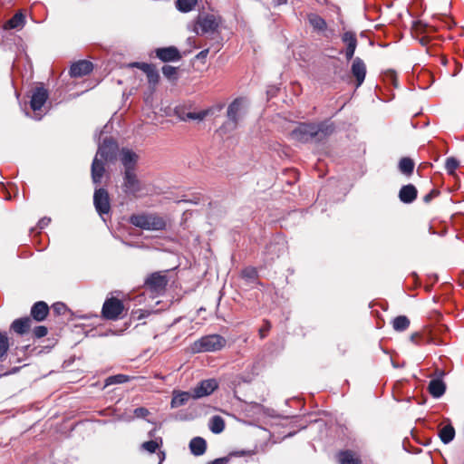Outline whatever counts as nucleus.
Instances as JSON below:
<instances>
[{
    "instance_id": "f257e3e1",
    "label": "nucleus",
    "mask_w": 464,
    "mask_h": 464,
    "mask_svg": "<svg viewBox=\"0 0 464 464\" xmlns=\"http://www.w3.org/2000/svg\"><path fill=\"white\" fill-rule=\"evenodd\" d=\"M334 130L333 123H300L291 131V138L299 142L322 141Z\"/></svg>"
},
{
    "instance_id": "f03ea898",
    "label": "nucleus",
    "mask_w": 464,
    "mask_h": 464,
    "mask_svg": "<svg viewBox=\"0 0 464 464\" xmlns=\"http://www.w3.org/2000/svg\"><path fill=\"white\" fill-rule=\"evenodd\" d=\"M130 222L139 228L152 231L163 230L167 226L166 219L156 213H140L131 215Z\"/></svg>"
},
{
    "instance_id": "7ed1b4c3",
    "label": "nucleus",
    "mask_w": 464,
    "mask_h": 464,
    "mask_svg": "<svg viewBox=\"0 0 464 464\" xmlns=\"http://www.w3.org/2000/svg\"><path fill=\"white\" fill-rule=\"evenodd\" d=\"M226 345V339L219 334H209L195 341L190 350L194 353H209L221 350Z\"/></svg>"
},
{
    "instance_id": "20e7f679",
    "label": "nucleus",
    "mask_w": 464,
    "mask_h": 464,
    "mask_svg": "<svg viewBox=\"0 0 464 464\" xmlns=\"http://www.w3.org/2000/svg\"><path fill=\"white\" fill-rule=\"evenodd\" d=\"M218 27V20L214 14L199 15L194 26L197 34H213Z\"/></svg>"
},
{
    "instance_id": "39448f33",
    "label": "nucleus",
    "mask_w": 464,
    "mask_h": 464,
    "mask_svg": "<svg viewBox=\"0 0 464 464\" xmlns=\"http://www.w3.org/2000/svg\"><path fill=\"white\" fill-rule=\"evenodd\" d=\"M122 190L125 194L139 197L140 192L142 191L143 186L138 179L136 172H123Z\"/></svg>"
},
{
    "instance_id": "423d86ee",
    "label": "nucleus",
    "mask_w": 464,
    "mask_h": 464,
    "mask_svg": "<svg viewBox=\"0 0 464 464\" xmlns=\"http://www.w3.org/2000/svg\"><path fill=\"white\" fill-rule=\"evenodd\" d=\"M124 310V305L120 299L107 298L102 305V314L105 319L117 320Z\"/></svg>"
},
{
    "instance_id": "0eeeda50",
    "label": "nucleus",
    "mask_w": 464,
    "mask_h": 464,
    "mask_svg": "<svg viewBox=\"0 0 464 464\" xmlns=\"http://www.w3.org/2000/svg\"><path fill=\"white\" fill-rule=\"evenodd\" d=\"M93 204L100 216L108 214L111 210L110 196L105 188H97L93 195Z\"/></svg>"
},
{
    "instance_id": "6e6552de",
    "label": "nucleus",
    "mask_w": 464,
    "mask_h": 464,
    "mask_svg": "<svg viewBox=\"0 0 464 464\" xmlns=\"http://www.w3.org/2000/svg\"><path fill=\"white\" fill-rule=\"evenodd\" d=\"M117 144L111 139H104L102 142L99 145L97 153L94 158H99L102 161H110L111 160L116 153Z\"/></svg>"
},
{
    "instance_id": "1a4fd4ad",
    "label": "nucleus",
    "mask_w": 464,
    "mask_h": 464,
    "mask_svg": "<svg viewBox=\"0 0 464 464\" xmlns=\"http://www.w3.org/2000/svg\"><path fill=\"white\" fill-rule=\"evenodd\" d=\"M218 387L215 379H208L200 382L192 389V398L197 400L213 393Z\"/></svg>"
},
{
    "instance_id": "9d476101",
    "label": "nucleus",
    "mask_w": 464,
    "mask_h": 464,
    "mask_svg": "<svg viewBox=\"0 0 464 464\" xmlns=\"http://www.w3.org/2000/svg\"><path fill=\"white\" fill-rule=\"evenodd\" d=\"M120 161L124 168L123 172H133L135 171L136 165L139 160V156L131 150L123 148L120 151Z\"/></svg>"
},
{
    "instance_id": "9b49d317",
    "label": "nucleus",
    "mask_w": 464,
    "mask_h": 464,
    "mask_svg": "<svg viewBox=\"0 0 464 464\" xmlns=\"http://www.w3.org/2000/svg\"><path fill=\"white\" fill-rule=\"evenodd\" d=\"M48 92L44 87H37L34 90L30 105L34 111H39L46 102Z\"/></svg>"
},
{
    "instance_id": "f8f14e48",
    "label": "nucleus",
    "mask_w": 464,
    "mask_h": 464,
    "mask_svg": "<svg viewBox=\"0 0 464 464\" xmlns=\"http://www.w3.org/2000/svg\"><path fill=\"white\" fill-rule=\"evenodd\" d=\"M157 57L162 62H176L181 59L179 51L174 46L158 48L156 50Z\"/></svg>"
},
{
    "instance_id": "ddd939ff",
    "label": "nucleus",
    "mask_w": 464,
    "mask_h": 464,
    "mask_svg": "<svg viewBox=\"0 0 464 464\" xmlns=\"http://www.w3.org/2000/svg\"><path fill=\"white\" fill-rule=\"evenodd\" d=\"M145 283L152 291L160 292L164 290L168 281L165 276L160 273H153L147 278Z\"/></svg>"
},
{
    "instance_id": "4468645a",
    "label": "nucleus",
    "mask_w": 464,
    "mask_h": 464,
    "mask_svg": "<svg viewBox=\"0 0 464 464\" xmlns=\"http://www.w3.org/2000/svg\"><path fill=\"white\" fill-rule=\"evenodd\" d=\"M351 71H352L353 75L356 79V82H357L356 86L359 87L360 85H362V83L363 82V81L365 79V75H366L365 63H363V61L361 58L356 57L353 61Z\"/></svg>"
},
{
    "instance_id": "2eb2a0df",
    "label": "nucleus",
    "mask_w": 464,
    "mask_h": 464,
    "mask_svg": "<svg viewBox=\"0 0 464 464\" xmlns=\"http://www.w3.org/2000/svg\"><path fill=\"white\" fill-rule=\"evenodd\" d=\"M92 68V63L91 62L86 60L78 61L71 66L70 74L72 77H82L91 72Z\"/></svg>"
},
{
    "instance_id": "dca6fc26",
    "label": "nucleus",
    "mask_w": 464,
    "mask_h": 464,
    "mask_svg": "<svg viewBox=\"0 0 464 464\" xmlns=\"http://www.w3.org/2000/svg\"><path fill=\"white\" fill-rule=\"evenodd\" d=\"M49 314V306L44 301L36 302L31 309L32 317L37 321H44Z\"/></svg>"
},
{
    "instance_id": "f3484780",
    "label": "nucleus",
    "mask_w": 464,
    "mask_h": 464,
    "mask_svg": "<svg viewBox=\"0 0 464 464\" xmlns=\"http://www.w3.org/2000/svg\"><path fill=\"white\" fill-rule=\"evenodd\" d=\"M104 162L99 158H94L92 164V179L94 184H99L102 181L105 172Z\"/></svg>"
},
{
    "instance_id": "a211bd4d",
    "label": "nucleus",
    "mask_w": 464,
    "mask_h": 464,
    "mask_svg": "<svg viewBox=\"0 0 464 464\" xmlns=\"http://www.w3.org/2000/svg\"><path fill=\"white\" fill-rule=\"evenodd\" d=\"M417 197V189L411 185L403 186L399 192L400 200L403 203L409 204L415 200Z\"/></svg>"
},
{
    "instance_id": "6ab92c4d",
    "label": "nucleus",
    "mask_w": 464,
    "mask_h": 464,
    "mask_svg": "<svg viewBox=\"0 0 464 464\" xmlns=\"http://www.w3.org/2000/svg\"><path fill=\"white\" fill-rule=\"evenodd\" d=\"M428 390L433 398H440L445 393L446 385L440 378H436L430 382Z\"/></svg>"
},
{
    "instance_id": "aec40b11",
    "label": "nucleus",
    "mask_w": 464,
    "mask_h": 464,
    "mask_svg": "<svg viewBox=\"0 0 464 464\" xmlns=\"http://www.w3.org/2000/svg\"><path fill=\"white\" fill-rule=\"evenodd\" d=\"M31 324L32 319L26 316L14 320L11 324V328L16 334H24L31 328Z\"/></svg>"
},
{
    "instance_id": "412c9836",
    "label": "nucleus",
    "mask_w": 464,
    "mask_h": 464,
    "mask_svg": "<svg viewBox=\"0 0 464 464\" xmlns=\"http://www.w3.org/2000/svg\"><path fill=\"white\" fill-rule=\"evenodd\" d=\"M192 398L191 392H173V397L170 402L171 408H179L185 405Z\"/></svg>"
},
{
    "instance_id": "4be33fe9",
    "label": "nucleus",
    "mask_w": 464,
    "mask_h": 464,
    "mask_svg": "<svg viewBox=\"0 0 464 464\" xmlns=\"http://www.w3.org/2000/svg\"><path fill=\"white\" fill-rule=\"evenodd\" d=\"M240 107V102L237 100H236L227 108V118L229 121L227 124H231V128L237 127Z\"/></svg>"
},
{
    "instance_id": "5701e85b",
    "label": "nucleus",
    "mask_w": 464,
    "mask_h": 464,
    "mask_svg": "<svg viewBox=\"0 0 464 464\" xmlns=\"http://www.w3.org/2000/svg\"><path fill=\"white\" fill-rule=\"evenodd\" d=\"M341 464H362L360 457L352 450H343L338 454Z\"/></svg>"
},
{
    "instance_id": "b1692460",
    "label": "nucleus",
    "mask_w": 464,
    "mask_h": 464,
    "mask_svg": "<svg viewBox=\"0 0 464 464\" xmlns=\"http://www.w3.org/2000/svg\"><path fill=\"white\" fill-rule=\"evenodd\" d=\"M189 449L195 456H200L206 451V440L203 438L195 437L189 442Z\"/></svg>"
},
{
    "instance_id": "393cba45",
    "label": "nucleus",
    "mask_w": 464,
    "mask_h": 464,
    "mask_svg": "<svg viewBox=\"0 0 464 464\" xmlns=\"http://www.w3.org/2000/svg\"><path fill=\"white\" fill-rule=\"evenodd\" d=\"M307 19L310 25L316 31L323 32L327 27L325 20L317 14H309Z\"/></svg>"
},
{
    "instance_id": "a878e982",
    "label": "nucleus",
    "mask_w": 464,
    "mask_h": 464,
    "mask_svg": "<svg viewBox=\"0 0 464 464\" xmlns=\"http://www.w3.org/2000/svg\"><path fill=\"white\" fill-rule=\"evenodd\" d=\"M209 429L215 434L221 433L225 429L223 418L218 415L213 416L209 420Z\"/></svg>"
},
{
    "instance_id": "bb28decb",
    "label": "nucleus",
    "mask_w": 464,
    "mask_h": 464,
    "mask_svg": "<svg viewBox=\"0 0 464 464\" xmlns=\"http://www.w3.org/2000/svg\"><path fill=\"white\" fill-rule=\"evenodd\" d=\"M24 24V15L22 13L15 14L11 19L5 24L6 29H16L21 28Z\"/></svg>"
},
{
    "instance_id": "cd10ccee",
    "label": "nucleus",
    "mask_w": 464,
    "mask_h": 464,
    "mask_svg": "<svg viewBox=\"0 0 464 464\" xmlns=\"http://www.w3.org/2000/svg\"><path fill=\"white\" fill-rule=\"evenodd\" d=\"M455 436V430L451 425H446L440 430V438L445 444L450 443Z\"/></svg>"
},
{
    "instance_id": "c85d7f7f",
    "label": "nucleus",
    "mask_w": 464,
    "mask_h": 464,
    "mask_svg": "<svg viewBox=\"0 0 464 464\" xmlns=\"http://www.w3.org/2000/svg\"><path fill=\"white\" fill-rule=\"evenodd\" d=\"M410 325V320L405 315H400L393 319L392 326L395 331L402 332L405 331Z\"/></svg>"
},
{
    "instance_id": "c756f323",
    "label": "nucleus",
    "mask_w": 464,
    "mask_h": 464,
    "mask_svg": "<svg viewBox=\"0 0 464 464\" xmlns=\"http://www.w3.org/2000/svg\"><path fill=\"white\" fill-rule=\"evenodd\" d=\"M400 171L405 175H411L414 169V162L410 158H402L399 163Z\"/></svg>"
},
{
    "instance_id": "7c9ffc66",
    "label": "nucleus",
    "mask_w": 464,
    "mask_h": 464,
    "mask_svg": "<svg viewBox=\"0 0 464 464\" xmlns=\"http://www.w3.org/2000/svg\"><path fill=\"white\" fill-rule=\"evenodd\" d=\"M197 3L198 0H177L176 6L180 12L188 13L194 9Z\"/></svg>"
},
{
    "instance_id": "2f4dec72",
    "label": "nucleus",
    "mask_w": 464,
    "mask_h": 464,
    "mask_svg": "<svg viewBox=\"0 0 464 464\" xmlns=\"http://www.w3.org/2000/svg\"><path fill=\"white\" fill-rule=\"evenodd\" d=\"M207 115V111H198V112H187L183 116H180V119L184 121H202Z\"/></svg>"
},
{
    "instance_id": "473e14b6",
    "label": "nucleus",
    "mask_w": 464,
    "mask_h": 464,
    "mask_svg": "<svg viewBox=\"0 0 464 464\" xmlns=\"http://www.w3.org/2000/svg\"><path fill=\"white\" fill-rule=\"evenodd\" d=\"M9 349V341L5 334L0 333V359L3 358Z\"/></svg>"
},
{
    "instance_id": "72a5a7b5",
    "label": "nucleus",
    "mask_w": 464,
    "mask_h": 464,
    "mask_svg": "<svg viewBox=\"0 0 464 464\" xmlns=\"http://www.w3.org/2000/svg\"><path fill=\"white\" fill-rule=\"evenodd\" d=\"M342 41L346 44V46H350V44H353V43L357 44L356 34L351 31H347L343 34Z\"/></svg>"
},
{
    "instance_id": "f704fd0d",
    "label": "nucleus",
    "mask_w": 464,
    "mask_h": 464,
    "mask_svg": "<svg viewBox=\"0 0 464 464\" xmlns=\"http://www.w3.org/2000/svg\"><path fill=\"white\" fill-rule=\"evenodd\" d=\"M459 167V161L455 158L446 160L445 168L449 174H453Z\"/></svg>"
},
{
    "instance_id": "c9c22d12",
    "label": "nucleus",
    "mask_w": 464,
    "mask_h": 464,
    "mask_svg": "<svg viewBox=\"0 0 464 464\" xmlns=\"http://www.w3.org/2000/svg\"><path fill=\"white\" fill-rule=\"evenodd\" d=\"M160 447V444L156 440H149L145 441L141 444V449L149 451L150 453H154Z\"/></svg>"
},
{
    "instance_id": "e433bc0d",
    "label": "nucleus",
    "mask_w": 464,
    "mask_h": 464,
    "mask_svg": "<svg viewBox=\"0 0 464 464\" xmlns=\"http://www.w3.org/2000/svg\"><path fill=\"white\" fill-rule=\"evenodd\" d=\"M127 380H128V377L126 375L118 374V375H114V376H110L106 380V384L110 385V384H114V383H123V382H127Z\"/></svg>"
},
{
    "instance_id": "4c0bfd02",
    "label": "nucleus",
    "mask_w": 464,
    "mask_h": 464,
    "mask_svg": "<svg viewBox=\"0 0 464 464\" xmlns=\"http://www.w3.org/2000/svg\"><path fill=\"white\" fill-rule=\"evenodd\" d=\"M162 73L168 79H173L177 74V68L170 65L162 67Z\"/></svg>"
},
{
    "instance_id": "58836bf2",
    "label": "nucleus",
    "mask_w": 464,
    "mask_h": 464,
    "mask_svg": "<svg viewBox=\"0 0 464 464\" xmlns=\"http://www.w3.org/2000/svg\"><path fill=\"white\" fill-rule=\"evenodd\" d=\"M242 276L246 279L254 280L257 276V271L254 267H246L242 270Z\"/></svg>"
},
{
    "instance_id": "ea45409f",
    "label": "nucleus",
    "mask_w": 464,
    "mask_h": 464,
    "mask_svg": "<svg viewBox=\"0 0 464 464\" xmlns=\"http://www.w3.org/2000/svg\"><path fill=\"white\" fill-rule=\"evenodd\" d=\"M147 78L150 83L156 84L159 82L160 75L157 70L153 68L151 71L147 72Z\"/></svg>"
},
{
    "instance_id": "a19ab883",
    "label": "nucleus",
    "mask_w": 464,
    "mask_h": 464,
    "mask_svg": "<svg viewBox=\"0 0 464 464\" xmlns=\"http://www.w3.org/2000/svg\"><path fill=\"white\" fill-rule=\"evenodd\" d=\"M47 333H48L47 328L43 325L36 326L34 329V334L36 338H42V337L45 336L47 334Z\"/></svg>"
},
{
    "instance_id": "79ce46f5",
    "label": "nucleus",
    "mask_w": 464,
    "mask_h": 464,
    "mask_svg": "<svg viewBox=\"0 0 464 464\" xmlns=\"http://www.w3.org/2000/svg\"><path fill=\"white\" fill-rule=\"evenodd\" d=\"M132 66H133V67H137V68L140 69V70H141V71H143L146 74H147V72H150V71H151L153 68H155L153 65L149 64V63H132Z\"/></svg>"
},
{
    "instance_id": "37998d69",
    "label": "nucleus",
    "mask_w": 464,
    "mask_h": 464,
    "mask_svg": "<svg viewBox=\"0 0 464 464\" xmlns=\"http://www.w3.org/2000/svg\"><path fill=\"white\" fill-rule=\"evenodd\" d=\"M66 306L63 303H55L53 305V310L55 314H63L65 313L66 311Z\"/></svg>"
},
{
    "instance_id": "c03bdc74",
    "label": "nucleus",
    "mask_w": 464,
    "mask_h": 464,
    "mask_svg": "<svg viewBox=\"0 0 464 464\" xmlns=\"http://www.w3.org/2000/svg\"><path fill=\"white\" fill-rule=\"evenodd\" d=\"M149 414V411L144 407H139L134 410V415L137 418H145Z\"/></svg>"
},
{
    "instance_id": "a18cd8bd",
    "label": "nucleus",
    "mask_w": 464,
    "mask_h": 464,
    "mask_svg": "<svg viewBox=\"0 0 464 464\" xmlns=\"http://www.w3.org/2000/svg\"><path fill=\"white\" fill-rule=\"evenodd\" d=\"M271 324L268 321L264 323V325L259 329V335L261 338H265L266 336L267 332L270 330Z\"/></svg>"
},
{
    "instance_id": "49530a36",
    "label": "nucleus",
    "mask_w": 464,
    "mask_h": 464,
    "mask_svg": "<svg viewBox=\"0 0 464 464\" xmlns=\"http://www.w3.org/2000/svg\"><path fill=\"white\" fill-rule=\"evenodd\" d=\"M229 461L228 457L218 458L211 461L209 464H227Z\"/></svg>"
},
{
    "instance_id": "de8ad7c7",
    "label": "nucleus",
    "mask_w": 464,
    "mask_h": 464,
    "mask_svg": "<svg viewBox=\"0 0 464 464\" xmlns=\"http://www.w3.org/2000/svg\"><path fill=\"white\" fill-rule=\"evenodd\" d=\"M51 219L48 218H42L39 223H38V226L40 228H44V227L48 226L49 223H50Z\"/></svg>"
},
{
    "instance_id": "09e8293b",
    "label": "nucleus",
    "mask_w": 464,
    "mask_h": 464,
    "mask_svg": "<svg viewBox=\"0 0 464 464\" xmlns=\"http://www.w3.org/2000/svg\"><path fill=\"white\" fill-rule=\"evenodd\" d=\"M209 50L208 49H204L202 50L201 52H199L198 54H197V58L198 59H204L207 57L208 53Z\"/></svg>"
},
{
    "instance_id": "8fccbe9b",
    "label": "nucleus",
    "mask_w": 464,
    "mask_h": 464,
    "mask_svg": "<svg viewBox=\"0 0 464 464\" xmlns=\"http://www.w3.org/2000/svg\"><path fill=\"white\" fill-rule=\"evenodd\" d=\"M355 51L345 50V57L347 60H351L353 57Z\"/></svg>"
},
{
    "instance_id": "3c124183",
    "label": "nucleus",
    "mask_w": 464,
    "mask_h": 464,
    "mask_svg": "<svg viewBox=\"0 0 464 464\" xmlns=\"http://www.w3.org/2000/svg\"><path fill=\"white\" fill-rule=\"evenodd\" d=\"M433 197V192H430L429 194H427L425 197H424V201L425 202H430L431 200Z\"/></svg>"
},
{
    "instance_id": "603ef678",
    "label": "nucleus",
    "mask_w": 464,
    "mask_h": 464,
    "mask_svg": "<svg viewBox=\"0 0 464 464\" xmlns=\"http://www.w3.org/2000/svg\"><path fill=\"white\" fill-rule=\"evenodd\" d=\"M356 47H357V44H350V46H346V50H349V51H355L356 50Z\"/></svg>"
},
{
    "instance_id": "864d4df0",
    "label": "nucleus",
    "mask_w": 464,
    "mask_h": 464,
    "mask_svg": "<svg viewBox=\"0 0 464 464\" xmlns=\"http://www.w3.org/2000/svg\"><path fill=\"white\" fill-rule=\"evenodd\" d=\"M416 338H418V334H411V340L415 343H418L417 341H416Z\"/></svg>"
},
{
    "instance_id": "5fc2aeb1",
    "label": "nucleus",
    "mask_w": 464,
    "mask_h": 464,
    "mask_svg": "<svg viewBox=\"0 0 464 464\" xmlns=\"http://www.w3.org/2000/svg\"><path fill=\"white\" fill-rule=\"evenodd\" d=\"M278 5L285 4L286 0H275Z\"/></svg>"
},
{
    "instance_id": "6e6d98bb",
    "label": "nucleus",
    "mask_w": 464,
    "mask_h": 464,
    "mask_svg": "<svg viewBox=\"0 0 464 464\" xmlns=\"http://www.w3.org/2000/svg\"><path fill=\"white\" fill-rule=\"evenodd\" d=\"M164 458H165V457H164V453L162 452V453H161V457H160V459L159 464H161V463H162V461L164 460Z\"/></svg>"
},
{
    "instance_id": "4d7b16f0",
    "label": "nucleus",
    "mask_w": 464,
    "mask_h": 464,
    "mask_svg": "<svg viewBox=\"0 0 464 464\" xmlns=\"http://www.w3.org/2000/svg\"><path fill=\"white\" fill-rule=\"evenodd\" d=\"M242 454H243V452L240 453V454H238V453H232L231 455L237 456V455H242Z\"/></svg>"
}]
</instances>
